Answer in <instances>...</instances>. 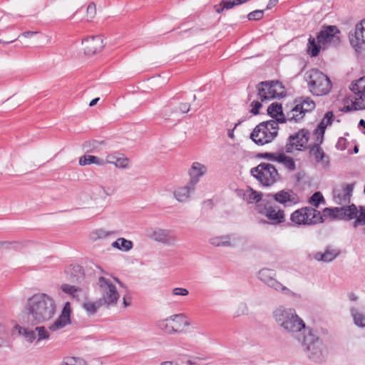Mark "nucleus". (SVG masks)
I'll return each instance as SVG.
<instances>
[{
	"label": "nucleus",
	"instance_id": "4c0bfd02",
	"mask_svg": "<svg viewBox=\"0 0 365 365\" xmlns=\"http://www.w3.org/2000/svg\"><path fill=\"white\" fill-rule=\"evenodd\" d=\"M297 105L302 110L304 115L306 113L313 110L316 107L314 101L309 97L302 98Z\"/></svg>",
	"mask_w": 365,
	"mask_h": 365
},
{
	"label": "nucleus",
	"instance_id": "4d7b16f0",
	"mask_svg": "<svg viewBox=\"0 0 365 365\" xmlns=\"http://www.w3.org/2000/svg\"><path fill=\"white\" fill-rule=\"evenodd\" d=\"M277 2H278V0H269L268 4L267 6V9H271L272 6H275Z\"/></svg>",
	"mask_w": 365,
	"mask_h": 365
},
{
	"label": "nucleus",
	"instance_id": "69168bd1",
	"mask_svg": "<svg viewBox=\"0 0 365 365\" xmlns=\"http://www.w3.org/2000/svg\"><path fill=\"white\" fill-rule=\"evenodd\" d=\"M259 223L264 225V224L268 223V222L266 220H260Z\"/></svg>",
	"mask_w": 365,
	"mask_h": 365
},
{
	"label": "nucleus",
	"instance_id": "f8f14e48",
	"mask_svg": "<svg viewBox=\"0 0 365 365\" xmlns=\"http://www.w3.org/2000/svg\"><path fill=\"white\" fill-rule=\"evenodd\" d=\"M156 325L160 330L173 334L181 331L183 327H189L190 322L184 314H177L158 320Z\"/></svg>",
	"mask_w": 365,
	"mask_h": 365
},
{
	"label": "nucleus",
	"instance_id": "393cba45",
	"mask_svg": "<svg viewBox=\"0 0 365 365\" xmlns=\"http://www.w3.org/2000/svg\"><path fill=\"white\" fill-rule=\"evenodd\" d=\"M207 172V168L205 164L197 161L193 162L188 170V175L190 177L188 182L196 187L200 178L205 176Z\"/></svg>",
	"mask_w": 365,
	"mask_h": 365
},
{
	"label": "nucleus",
	"instance_id": "dca6fc26",
	"mask_svg": "<svg viewBox=\"0 0 365 365\" xmlns=\"http://www.w3.org/2000/svg\"><path fill=\"white\" fill-rule=\"evenodd\" d=\"M309 138L308 130L302 129L292 135L288 138V143L285 145L284 150L287 153H291L294 150H301L307 147Z\"/></svg>",
	"mask_w": 365,
	"mask_h": 365
},
{
	"label": "nucleus",
	"instance_id": "1a4fd4ad",
	"mask_svg": "<svg viewBox=\"0 0 365 365\" xmlns=\"http://www.w3.org/2000/svg\"><path fill=\"white\" fill-rule=\"evenodd\" d=\"M257 277L262 283L277 293L294 298H300L301 297L300 294L294 292L278 281L277 279V272L274 269H261L257 273Z\"/></svg>",
	"mask_w": 365,
	"mask_h": 365
},
{
	"label": "nucleus",
	"instance_id": "f257e3e1",
	"mask_svg": "<svg viewBox=\"0 0 365 365\" xmlns=\"http://www.w3.org/2000/svg\"><path fill=\"white\" fill-rule=\"evenodd\" d=\"M56 309L53 298L46 293L38 292L26 299L23 312L29 323L37 324L51 319Z\"/></svg>",
	"mask_w": 365,
	"mask_h": 365
},
{
	"label": "nucleus",
	"instance_id": "de8ad7c7",
	"mask_svg": "<svg viewBox=\"0 0 365 365\" xmlns=\"http://www.w3.org/2000/svg\"><path fill=\"white\" fill-rule=\"evenodd\" d=\"M115 165L118 168H125L128 166V160L121 154H119Z\"/></svg>",
	"mask_w": 365,
	"mask_h": 365
},
{
	"label": "nucleus",
	"instance_id": "4be33fe9",
	"mask_svg": "<svg viewBox=\"0 0 365 365\" xmlns=\"http://www.w3.org/2000/svg\"><path fill=\"white\" fill-rule=\"evenodd\" d=\"M242 237L235 235L214 236L209 240L214 247H235L242 241Z\"/></svg>",
	"mask_w": 365,
	"mask_h": 365
},
{
	"label": "nucleus",
	"instance_id": "ea45409f",
	"mask_svg": "<svg viewBox=\"0 0 365 365\" xmlns=\"http://www.w3.org/2000/svg\"><path fill=\"white\" fill-rule=\"evenodd\" d=\"M102 306L105 305L99 299L95 302H87L83 304V309L90 314H94Z\"/></svg>",
	"mask_w": 365,
	"mask_h": 365
},
{
	"label": "nucleus",
	"instance_id": "a211bd4d",
	"mask_svg": "<svg viewBox=\"0 0 365 365\" xmlns=\"http://www.w3.org/2000/svg\"><path fill=\"white\" fill-rule=\"evenodd\" d=\"M350 89L354 93L353 106L355 110L365 108V77L352 82Z\"/></svg>",
	"mask_w": 365,
	"mask_h": 365
},
{
	"label": "nucleus",
	"instance_id": "2eb2a0df",
	"mask_svg": "<svg viewBox=\"0 0 365 365\" xmlns=\"http://www.w3.org/2000/svg\"><path fill=\"white\" fill-rule=\"evenodd\" d=\"M351 46L357 53L365 51V19L356 24L349 33Z\"/></svg>",
	"mask_w": 365,
	"mask_h": 365
},
{
	"label": "nucleus",
	"instance_id": "423d86ee",
	"mask_svg": "<svg viewBox=\"0 0 365 365\" xmlns=\"http://www.w3.org/2000/svg\"><path fill=\"white\" fill-rule=\"evenodd\" d=\"M290 221L297 227L312 226L324 222L322 213L316 208L306 206L294 210L290 215Z\"/></svg>",
	"mask_w": 365,
	"mask_h": 365
},
{
	"label": "nucleus",
	"instance_id": "7c9ffc66",
	"mask_svg": "<svg viewBox=\"0 0 365 365\" xmlns=\"http://www.w3.org/2000/svg\"><path fill=\"white\" fill-rule=\"evenodd\" d=\"M267 113L271 117L276 118L275 121H277V123L285 122V118L284 117L282 113V108L281 104L277 103H272L268 107Z\"/></svg>",
	"mask_w": 365,
	"mask_h": 365
},
{
	"label": "nucleus",
	"instance_id": "338daca9",
	"mask_svg": "<svg viewBox=\"0 0 365 365\" xmlns=\"http://www.w3.org/2000/svg\"><path fill=\"white\" fill-rule=\"evenodd\" d=\"M221 7H222V6H219V7H217V9H216V11H217V13H221V12L223 11V10H221Z\"/></svg>",
	"mask_w": 365,
	"mask_h": 365
},
{
	"label": "nucleus",
	"instance_id": "f3484780",
	"mask_svg": "<svg viewBox=\"0 0 365 365\" xmlns=\"http://www.w3.org/2000/svg\"><path fill=\"white\" fill-rule=\"evenodd\" d=\"M19 333L24 339L29 343L36 342V344L43 341L48 339L50 334L44 327H36L34 330H31L27 328L16 327Z\"/></svg>",
	"mask_w": 365,
	"mask_h": 365
},
{
	"label": "nucleus",
	"instance_id": "0e129e2a",
	"mask_svg": "<svg viewBox=\"0 0 365 365\" xmlns=\"http://www.w3.org/2000/svg\"><path fill=\"white\" fill-rule=\"evenodd\" d=\"M123 305L125 307L130 305V303L126 301V299L125 297H123Z\"/></svg>",
	"mask_w": 365,
	"mask_h": 365
},
{
	"label": "nucleus",
	"instance_id": "9b49d317",
	"mask_svg": "<svg viewBox=\"0 0 365 365\" xmlns=\"http://www.w3.org/2000/svg\"><path fill=\"white\" fill-rule=\"evenodd\" d=\"M255 211L258 215L265 217L269 222L272 225H280L286 221L284 210L272 205L267 200L262 204L255 207Z\"/></svg>",
	"mask_w": 365,
	"mask_h": 365
},
{
	"label": "nucleus",
	"instance_id": "412c9836",
	"mask_svg": "<svg viewBox=\"0 0 365 365\" xmlns=\"http://www.w3.org/2000/svg\"><path fill=\"white\" fill-rule=\"evenodd\" d=\"M354 190V185H341L333 190V200L337 205H345L350 202Z\"/></svg>",
	"mask_w": 365,
	"mask_h": 365
},
{
	"label": "nucleus",
	"instance_id": "6ab92c4d",
	"mask_svg": "<svg viewBox=\"0 0 365 365\" xmlns=\"http://www.w3.org/2000/svg\"><path fill=\"white\" fill-rule=\"evenodd\" d=\"M274 200L284 207H292L299 202L298 195L292 190H282L272 195Z\"/></svg>",
	"mask_w": 365,
	"mask_h": 365
},
{
	"label": "nucleus",
	"instance_id": "f03ea898",
	"mask_svg": "<svg viewBox=\"0 0 365 365\" xmlns=\"http://www.w3.org/2000/svg\"><path fill=\"white\" fill-rule=\"evenodd\" d=\"M272 316L277 324L293 336L304 335L309 329L294 308L279 305L274 309Z\"/></svg>",
	"mask_w": 365,
	"mask_h": 365
},
{
	"label": "nucleus",
	"instance_id": "864d4df0",
	"mask_svg": "<svg viewBox=\"0 0 365 365\" xmlns=\"http://www.w3.org/2000/svg\"><path fill=\"white\" fill-rule=\"evenodd\" d=\"M345 143H346L345 138H339L338 142L336 145L337 149L341 150H344L346 148Z\"/></svg>",
	"mask_w": 365,
	"mask_h": 365
},
{
	"label": "nucleus",
	"instance_id": "473e14b6",
	"mask_svg": "<svg viewBox=\"0 0 365 365\" xmlns=\"http://www.w3.org/2000/svg\"><path fill=\"white\" fill-rule=\"evenodd\" d=\"M350 313L356 326L361 328L365 327V314L364 313L355 307L350 308Z\"/></svg>",
	"mask_w": 365,
	"mask_h": 365
},
{
	"label": "nucleus",
	"instance_id": "39448f33",
	"mask_svg": "<svg viewBox=\"0 0 365 365\" xmlns=\"http://www.w3.org/2000/svg\"><path fill=\"white\" fill-rule=\"evenodd\" d=\"M298 340L302 342L307 356L314 361H322L327 354V349L322 339L315 335L310 329L307 331L302 338Z\"/></svg>",
	"mask_w": 365,
	"mask_h": 365
},
{
	"label": "nucleus",
	"instance_id": "680f3d73",
	"mask_svg": "<svg viewBox=\"0 0 365 365\" xmlns=\"http://www.w3.org/2000/svg\"><path fill=\"white\" fill-rule=\"evenodd\" d=\"M359 125L365 128V120L363 119L360 120ZM364 133L365 134V130L364 131Z\"/></svg>",
	"mask_w": 365,
	"mask_h": 365
},
{
	"label": "nucleus",
	"instance_id": "c85d7f7f",
	"mask_svg": "<svg viewBox=\"0 0 365 365\" xmlns=\"http://www.w3.org/2000/svg\"><path fill=\"white\" fill-rule=\"evenodd\" d=\"M244 200L249 204H255V207L265 202V199H262V194L248 187L244 192Z\"/></svg>",
	"mask_w": 365,
	"mask_h": 365
},
{
	"label": "nucleus",
	"instance_id": "ddd939ff",
	"mask_svg": "<svg viewBox=\"0 0 365 365\" xmlns=\"http://www.w3.org/2000/svg\"><path fill=\"white\" fill-rule=\"evenodd\" d=\"M257 88L258 98L262 102L282 98L284 91L282 84L277 81L260 82Z\"/></svg>",
	"mask_w": 365,
	"mask_h": 365
},
{
	"label": "nucleus",
	"instance_id": "f704fd0d",
	"mask_svg": "<svg viewBox=\"0 0 365 365\" xmlns=\"http://www.w3.org/2000/svg\"><path fill=\"white\" fill-rule=\"evenodd\" d=\"M304 116L303 111L300 107L297 104L293 108L287 113L285 122L289 120L290 122H298L302 120Z\"/></svg>",
	"mask_w": 365,
	"mask_h": 365
},
{
	"label": "nucleus",
	"instance_id": "e433bc0d",
	"mask_svg": "<svg viewBox=\"0 0 365 365\" xmlns=\"http://www.w3.org/2000/svg\"><path fill=\"white\" fill-rule=\"evenodd\" d=\"M321 49H322V46L319 43L317 38L316 39L310 36L307 43V53L311 56H317Z\"/></svg>",
	"mask_w": 365,
	"mask_h": 365
},
{
	"label": "nucleus",
	"instance_id": "aec40b11",
	"mask_svg": "<svg viewBox=\"0 0 365 365\" xmlns=\"http://www.w3.org/2000/svg\"><path fill=\"white\" fill-rule=\"evenodd\" d=\"M149 237L156 242L171 247L175 246L177 242V239L172 234V231L166 229L155 228L149 235Z\"/></svg>",
	"mask_w": 365,
	"mask_h": 365
},
{
	"label": "nucleus",
	"instance_id": "5701e85b",
	"mask_svg": "<svg viewBox=\"0 0 365 365\" xmlns=\"http://www.w3.org/2000/svg\"><path fill=\"white\" fill-rule=\"evenodd\" d=\"M84 46V52L88 56H92L103 48V40L101 36H91L82 41Z\"/></svg>",
	"mask_w": 365,
	"mask_h": 365
},
{
	"label": "nucleus",
	"instance_id": "20e7f679",
	"mask_svg": "<svg viewBox=\"0 0 365 365\" xmlns=\"http://www.w3.org/2000/svg\"><path fill=\"white\" fill-rule=\"evenodd\" d=\"M323 219L329 217L332 220H351L356 218L354 222V227L365 224V207H360L359 213L356 207L354 205L349 206H342L340 207H326L322 213Z\"/></svg>",
	"mask_w": 365,
	"mask_h": 365
},
{
	"label": "nucleus",
	"instance_id": "052dcab7",
	"mask_svg": "<svg viewBox=\"0 0 365 365\" xmlns=\"http://www.w3.org/2000/svg\"><path fill=\"white\" fill-rule=\"evenodd\" d=\"M98 101H99V98H96L93 99V100L90 102L89 106H95V105L97 103V102H98Z\"/></svg>",
	"mask_w": 365,
	"mask_h": 365
},
{
	"label": "nucleus",
	"instance_id": "e2e57ef3",
	"mask_svg": "<svg viewBox=\"0 0 365 365\" xmlns=\"http://www.w3.org/2000/svg\"><path fill=\"white\" fill-rule=\"evenodd\" d=\"M160 365H174V363L170 361H167L161 363Z\"/></svg>",
	"mask_w": 365,
	"mask_h": 365
},
{
	"label": "nucleus",
	"instance_id": "58836bf2",
	"mask_svg": "<svg viewBox=\"0 0 365 365\" xmlns=\"http://www.w3.org/2000/svg\"><path fill=\"white\" fill-rule=\"evenodd\" d=\"M115 235L116 232L115 231L98 229L91 233V237L93 240H97L101 239H106Z\"/></svg>",
	"mask_w": 365,
	"mask_h": 365
},
{
	"label": "nucleus",
	"instance_id": "6e6d98bb",
	"mask_svg": "<svg viewBox=\"0 0 365 365\" xmlns=\"http://www.w3.org/2000/svg\"><path fill=\"white\" fill-rule=\"evenodd\" d=\"M36 34H38V31H26V32L23 33L22 36H24L26 38H31L34 35H35Z\"/></svg>",
	"mask_w": 365,
	"mask_h": 365
},
{
	"label": "nucleus",
	"instance_id": "13d9d810",
	"mask_svg": "<svg viewBox=\"0 0 365 365\" xmlns=\"http://www.w3.org/2000/svg\"><path fill=\"white\" fill-rule=\"evenodd\" d=\"M348 297L349 300L352 302L356 301L358 299V297L354 293L349 294Z\"/></svg>",
	"mask_w": 365,
	"mask_h": 365
},
{
	"label": "nucleus",
	"instance_id": "72a5a7b5",
	"mask_svg": "<svg viewBox=\"0 0 365 365\" xmlns=\"http://www.w3.org/2000/svg\"><path fill=\"white\" fill-rule=\"evenodd\" d=\"M111 246L120 251L128 252L133 249V243L130 240H126L123 237H120L113 242Z\"/></svg>",
	"mask_w": 365,
	"mask_h": 365
},
{
	"label": "nucleus",
	"instance_id": "4468645a",
	"mask_svg": "<svg viewBox=\"0 0 365 365\" xmlns=\"http://www.w3.org/2000/svg\"><path fill=\"white\" fill-rule=\"evenodd\" d=\"M339 30L335 26L324 27L317 36L322 49L334 47L340 43Z\"/></svg>",
	"mask_w": 365,
	"mask_h": 365
},
{
	"label": "nucleus",
	"instance_id": "49530a36",
	"mask_svg": "<svg viewBox=\"0 0 365 365\" xmlns=\"http://www.w3.org/2000/svg\"><path fill=\"white\" fill-rule=\"evenodd\" d=\"M172 294L175 297H186L189 294V291L183 287H175L171 291Z\"/></svg>",
	"mask_w": 365,
	"mask_h": 365
},
{
	"label": "nucleus",
	"instance_id": "9d476101",
	"mask_svg": "<svg viewBox=\"0 0 365 365\" xmlns=\"http://www.w3.org/2000/svg\"><path fill=\"white\" fill-rule=\"evenodd\" d=\"M251 175L263 186L269 187L279 180L276 168L268 163H261L251 169Z\"/></svg>",
	"mask_w": 365,
	"mask_h": 365
},
{
	"label": "nucleus",
	"instance_id": "6e6552de",
	"mask_svg": "<svg viewBox=\"0 0 365 365\" xmlns=\"http://www.w3.org/2000/svg\"><path fill=\"white\" fill-rule=\"evenodd\" d=\"M279 125L274 120L260 123L252 132L250 138L259 145L271 143L277 135Z\"/></svg>",
	"mask_w": 365,
	"mask_h": 365
},
{
	"label": "nucleus",
	"instance_id": "b1692460",
	"mask_svg": "<svg viewBox=\"0 0 365 365\" xmlns=\"http://www.w3.org/2000/svg\"><path fill=\"white\" fill-rule=\"evenodd\" d=\"M71 304L69 302H66L64 304L61 315L49 326V330L55 331L71 323Z\"/></svg>",
	"mask_w": 365,
	"mask_h": 365
},
{
	"label": "nucleus",
	"instance_id": "79ce46f5",
	"mask_svg": "<svg viewBox=\"0 0 365 365\" xmlns=\"http://www.w3.org/2000/svg\"><path fill=\"white\" fill-rule=\"evenodd\" d=\"M309 204L314 207H318L320 203H325L324 198L320 192L314 193L309 200Z\"/></svg>",
	"mask_w": 365,
	"mask_h": 365
},
{
	"label": "nucleus",
	"instance_id": "3c124183",
	"mask_svg": "<svg viewBox=\"0 0 365 365\" xmlns=\"http://www.w3.org/2000/svg\"><path fill=\"white\" fill-rule=\"evenodd\" d=\"M251 106V113L254 115H257L259 113V108L262 107V104L257 101H254L252 102Z\"/></svg>",
	"mask_w": 365,
	"mask_h": 365
},
{
	"label": "nucleus",
	"instance_id": "a878e982",
	"mask_svg": "<svg viewBox=\"0 0 365 365\" xmlns=\"http://www.w3.org/2000/svg\"><path fill=\"white\" fill-rule=\"evenodd\" d=\"M195 189V185L187 182L185 185L179 187L173 191L174 197L180 202H187L191 198Z\"/></svg>",
	"mask_w": 365,
	"mask_h": 365
},
{
	"label": "nucleus",
	"instance_id": "09e8293b",
	"mask_svg": "<svg viewBox=\"0 0 365 365\" xmlns=\"http://www.w3.org/2000/svg\"><path fill=\"white\" fill-rule=\"evenodd\" d=\"M263 10H255L254 11L250 12L247 15V18L250 21L259 20L263 17Z\"/></svg>",
	"mask_w": 365,
	"mask_h": 365
},
{
	"label": "nucleus",
	"instance_id": "603ef678",
	"mask_svg": "<svg viewBox=\"0 0 365 365\" xmlns=\"http://www.w3.org/2000/svg\"><path fill=\"white\" fill-rule=\"evenodd\" d=\"M118 155H119V154H117V153L108 155L106 156V160H104L106 161V163H110V164L115 165Z\"/></svg>",
	"mask_w": 365,
	"mask_h": 365
},
{
	"label": "nucleus",
	"instance_id": "0eeeda50",
	"mask_svg": "<svg viewBox=\"0 0 365 365\" xmlns=\"http://www.w3.org/2000/svg\"><path fill=\"white\" fill-rule=\"evenodd\" d=\"M309 91L316 96L327 95L331 89L329 78L318 69H312L305 74Z\"/></svg>",
	"mask_w": 365,
	"mask_h": 365
},
{
	"label": "nucleus",
	"instance_id": "c9c22d12",
	"mask_svg": "<svg viewBox=\"0 0 365 365\" xmlns=\"http://www.w3.org/2000/svg\"><path fill=\"white\" fill-rule=\"evenodd\" d=\"M79 164L81 165H87L91 164H96L98 165H104L106 161L103 158H99L94 155H85L80 158Z\"/></svg>",
	"mask_w": 365,
	"mask_h": 365
},
{
	"label": "nucleus",
	"instance_id": "bb28decb",
	"mask_svg": "<svg viewBox=\"0 0 365 365\" xmlns=\"http://www.w3.org/2000/svg\"><path fill=\"white\" fill-rule=\"evenodd\" d=\"M340 254L337 248L328 246L324 252H317L314 255V259L319 262H330L336 259Z\"/></svg>",
	"mask_w": 365,
	"mask_h": 365
},
{
	"label": "nucleus",
	"instance_id": "774afa93",
	"mask_svg": "<svg viewBox=\"0 0 365 365\" xmlns=\"http://www.w3.org/2000/svg\"><path fill=\"white\" fill-rule=\"evenodd\" d=\"M354 153H357L359 152L358 147H357V146H355V147H354Z\"/></svg>",
	"mask_w": 365,
	"mask_h": 365
},
{
	"label": "nucleus",
	"instance_id": "c756f323",
	"mask_svg": "<svg viewBox=\"0 0 365 365\" xmlns=\"http://www.w3.org/2000/svg\"><path fill=\"white\" fill-rule=\"evenodd\" d=\"M266 155L272 157L274 160L282 163L286 168L290 171H294L296 169V165L294 160L287 156L284 153L274 155L271 153H266Z\"/></svg>",
	"mask_w": 365,
	"mask_h": 365
},
{
	"label": "nucleus",
	"instance_id": "a18cd8bd",
	"mask_svg": "<svg viewBox=\"0 0 365 365\" xmlns=\"http://www.w3.org/2000/svg\"><path fill=\"white\" fill-rule=\"evenodd\" d=\"M248 312V307L245 302H240L237 306L235 310L233 312V317L235 318L239 317L242 315H245Z\"/></svg>",
	"mask_w": 365,
	"mask_h": 365
},
{
	"label": "nucleus",
	"instance_id": "7ed1b4c3",
	"mask_svg": "<svg viewBox=\"0 0 365 365\" xmlns=\"http://www.w3.org/2000/svg\"><path fill=\"white\" fill-rule=\"evenodd\" d=\"M120 284L118 279L108 275L107 273L100 276L96 284L95 289L100 295V301L107 307L117 304L120 294L116 284Z\"/></svg>",
	"mask_w": 365,
	"mask_h": 365
},
{
	"label": "nucleus",
	"instance_id": "a19ab883",
	"mask_svg": "<svg viewBox=\"0 0 365 365\" xmlns=\"http://www.w3.org/2000/svg\"><path fill=\"white\" fill-rule=\"evenodd\" d=\"M102 145V142L93 140L91 142H86L84 144V147L87 149V152L97 153L101 152Z\"/></svg>",
	"mask_w": 365,
	"mask_h": 365
},
{
	"label": "nucleus",
	"instance_id": "2f4dec72",
	"mask_svg": "<svg viewBox=\"0 0 365 365\" xmlns=\"http://www.w3.org/2000/svg\"><path fill=\"white\" fill-rule=\"evenodd\" d=\"M61 289L63 292L70 294L77 300H80L86 295L85 291L81 288L76 287L75 286L68 284H62Z\"/></svg>",
	"mask_w": 365,
	"mask_h": 365
},
{
	"label": "nucleus",
	"instance_id": "8fccbe9b",
	"mask_svg": "<svg viewBox=\"0 0 365 365\" xmlns=\"http://www.w3.org/2000/svg\"><path fill=\"white\" fill-rule=\"evenodd\" d=\"M96 13V5L93 3H91L88 6L87 10H86L87 18L88 19H92L95 16Z\"/></svg>",
	"mask_w": 365,
	"mask_h": 365
},
{
	"label": "nucleus",
	"instance_id": "bf43d9fd",
	"mask_svg": "<svg viewBox=\"0 0 365 365\" xmlns=\"http://www.w3.org/2000/svg\"><path fill=\"white\" fill-rule=\"evenodd\" d=\"M237 125L236 124V125H235V127H234V128H233V129H231V130H228L227 135H228V136H229L230 138H232V139H233V138H235V135H234V130H235V128L237 127Z\"/></svg>",
	"mask_w": 365,
	"mask_h": 365
},
{
	"label": "nucleus",
	"instance_id": "37998d69",
	"mask_svg": "<svg viewBox=\"0 0 365 365\" xmlns=\"http://www.w3.org/2000/svg\"><path fill=\"white\" fill-rule=\"evenodd\" d=\"M310 153L317 162L322 161L325 155L322 149L317 144L312 146Z\"/></svg>",
	"mask_w": 365,
	"mask_h": 365
},
{
	"label": "nucleus",
	"instance_id": "cd10ccee",
	"mask_svg": "<svg viewBox=\"0 0 365 365\" xmlns=\"http://www.w3.org/2000/svg\"><path fill=\"white\" fill-rule=\"evenodd\" d=\"M333 120V112L328 111L324 116L320 123L318 125L317 128L315 129V134L317 135V140H319V138L321 140H322L325 132V129L327 128V126L331 125Z\"/></svg>",
	"mask_w": 365,
	"mask_h": 365
},
{
	"label": "nucleus",
	"instance_id": "5fc2aeb1",
	"mask_svg": "<svg viewBox=\"0 0 365 365\" xmlns=\"http://www.w3.org/2000/svg\"><path fill=\"white\" fill-rule=\"evenodd\" d=\"M190 105L187 103H182L180 106V110L182 113H186L190 110Z\"/></svg>",
	"mask_w": 365,
	"mask_h": 365
},
{
	"label": "nucleus",
	"instance_id": "c03bdc74",
	"mask_svg": "<svg viewBox=\"0 0 365 365\" xmlns=\"http://www.w3.org/2000/svg\"><path fill=\"white\" fill-rule=\"evenodd\" d=\"M63 365H86V362L81 358L68 356L63 359Z\"/></svg>",
	"mask_w": 365,
	"mask_h": 365
}]
</instances>
